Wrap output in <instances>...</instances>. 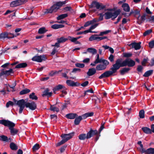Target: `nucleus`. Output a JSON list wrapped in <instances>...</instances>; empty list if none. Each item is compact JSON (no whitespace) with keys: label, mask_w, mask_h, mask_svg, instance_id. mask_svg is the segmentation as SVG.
I'll return each instance as SVG.
<instances>
[{"label":"nucleus","mask_w":154,"mask_h":154,"mask_svg":"<svg viewBox=\"0 0 154 154\" xmlns=\"http://www.w3.org/2000/svg\"><path fill=\"white\" fill-rule=\"evenodd\" d=\"M45 29V27H42L39 29L38 30V33L40 34H42L46 32Z\"/></svg>","instance_id":"37998d69"},{"label":"nucleus","mask_w":154,"mask_h":154,"mask_svg":"<svg viewBox=\"0 0 154 154\" xmlns=\"http://www.w3.org/2000/svg\"><path fill=\"white\" fill-rule=\"evenodd\" d=\"M57 71L54 72L53 71H51L49 73V75L51 76H53L56 73Z\"/></svg>","instance_id":"774afa93"},{"label":"nucleus","mask_w":154,"mask_h":154,"mask_svg":"<svg viewBox=\"0 0 154 154\" xmlns=\"http://www.w3.org/2000/svg\"><path fill=\"white\" fill-rule=\"evenodd\" d=\"M123 57H129L132 56V54L131 53H124L123 54Z\"/></svg>","instance_id":"c03bdc74"},{"label":"nucleus","mask_w":154,"mask_h":154,"mask_svg":"<svg viewBox=\"0 0 154 154\" xmlns=\"http://www.w3.org/2000/svg\"><path fill=\"white\" fill-rule=\"evenodd\" d=\"M0 124L8 127L10 131L11 135L14 136L17 134L18 130L14 128L15 124L13 122L8 120L2 119L0 120Z\"/></svg>","instance_id":"f03ea898"},{"label":"nucleus","mask_w":154,"mask_h":154,"mask_svg":"<svg viewBox=\"0 0 154 154\" xmlns=\"http://www.w3.org/2000/svg\"><path fill=\"white\" fill-rule=\"evenodd\" d=\"M68 14H62L59 16L57 17V20H60L67 17Z\"/></svg>","instance_id":"473e14b6"},{"label":"nucleus","mask_w":154,"mask_h":154,"mask_svg":"<svg viewBox=\"0 0 154 154\" xmlns=\"http://www.w3.org/2000/svg\"><path fill=\"white\" fill-rule=\"evenodd\" d=\"M82 119H83L82 115V116H79L78 117L76 118L74 120L75 124V125H79Z\"/></svg>","instance_id":"aec40b11"},{"label":"nucleus","mask_w":154,"mask_h":154,"mask_svg":"<svg viewBox=\"0 0 154 154\" xmlns=\"http://www.w3.org/2000/svg\"><path fill=\"white\" fill-rule=\"evenodd\" d=\"M89 7L90 8H96L97 9L100 10L105 8L106 6L103 5L101 3H100L94 1L92 2Z\"/></svg>","instance_id":"423d86ee"},{"label":"nucleus","mask_w":154,"mask_h":154,"mask_svg":"<svg viewBox=\"0 0 154 154\" xmlns=\"http://www.w3.org/2000/svg\"><path fill=\"white\" fill-rule=\"evenodd\" d=\"M50 109L52 111H56L58 112L59 111V109L55 106H51L50 107Z\"/></svg>","instance_id":"a19ab883"},{"label":"nucleus","mask_w":154,"mask_h":154,"mask_svg":"<svg viewBox=\"0 0 154 154\" xmlns=\"http://www.w3.org/2000/svg\"><path fill=\"white\" fill-rule=\"evenodd\" d=\"M114 56L112 54L110 55L109 59L111 62H113L114 61Z\"/></svg>","instance_id":"680f3d73"},{"label":"nucleus","mask_w":154,"mask_h":154,"mask_svg":"<svg viewBox=\"0 0 154 154\" xmlns=\"http://www.w3.org/2000/svg\"><path fill=\"white\" fill-rule=\"evenodd\" d=\"M14 100L15 104L18 106L20 107L19 113L21 114L22 113L25 106H26V103L25 100L23 99H21L17 101L15 100L14 99Z\"/></svg>","instance_id":"0eeeda50"},{"label":"nucleus","mask_w":154,"mask_h":154,"mask_svg":"<svg viewBox=\"0 0 154 154\" xmlns=\"http://www.w3.org/2000/svg\"><path fill=\"white\" fill-rule=\"evenodd\" d=\"M89 21H90V23H91V24H93L94 23H95L98 22V20L97 18H95L94 19L92 20Z\"/></svg>","instance_id":"bf43d9fd"},{"label":"nucleus","mask_w":154,"mask_h":154,"mask_svg":"<svg viewBox=\"0 0 154 154\" xmlns=\"http://www.w3.org/2000/svg\"><path fill=\"white\" fill-rule=\"evenodd\" d=\"M68 39L65 38L64 37H62L60 38H58L57 39V42L60 43H63L66 42Z\"/></svg>","instance_id":"2f4dec72"},{"label":"nucleus","mask_w":154,"mask_h":154,"mask_svg":"<svg viewBox=\"0 0 154 154\" xmlns=\"http://www.w3.org/2000/svg\"><path fill=\"white\" fill-rule=\"evenodd\" d=\"M64 88L66 89V87L63 85H59L54 87L53 89L54 92L58 91L61 89Z\"/></svg>","instance_id":"f3484780"},{"label":"nucleus","mask_w":154,"mask_h":154,"mask_svg":"<svg viewBox=\"0 0 154 154\" xmlns=\"http://www.w3.org/2000/svg\"><path fill=\"white\" fill-rule=\"evenodd\" d=\"M98 24L96 23L94 25H92L89 29L90 31H92L91 30H92L95 28L98 25Z\"/></svg>","instance_id":"864d4df0"},{"label":"nucleus","mask_w":154,"mask_h":154,"mask_svg":"<svg viewBox=\"0 0 154 154\" xmlns=\"http://www.w3.org/2000/svg\"><path fill=\"white\" fill-rule=\"evenodd\" d=\"M66 146V145H64L63 146L61 147L60 149V152L61 153L63 152L65 150Z\"/></svg>","instance_id":"0e129e2a"},{"label":"nucleus","mask_w":154,"mask_h":154,"mask_svg":"<svg viewBox=\"0 0 154 154\" xmlns=\"http://www.w3.org/2000/svg\"><path fill=\"white\" fill-rule=\"evenodd\" d=\"M154 154V148H149L146 150V154Z\"/></svg>","instance_id":"c9c22d12"},{"label":"nucleus","mask_w":154,"mask_h":154,"mask_svg":"<svg viewBox=\"0 0 154 154\" xmlns=\"http://www.w3.org/2000/svg\"><path fill=\"white\" fill-rule=\"evenodd\" d=\"M77 116V115L76 113H71L66 115V117L68 119H73L75 118Z\"/></svg>","instance_id":"a211bd4d"},{"label":"nucleus","mask_w":154,"mask_h":154,"mask_svg":"<svg viewBox=\"0 0 154 154\" xmlns=\"http://www.w3.org/2000/svg\"><path fill=\"white\" fill-rule=\"evenodd\" d=\"M93 112H87L82 115L83 119H85L88 117H91L93 116Z\"/></svg>","instance_id":"b1692460"},{"label":"nucleus","mask_w":154,"mask_h":154,"mask_svg":"<svg viewBox=\"0 0 154 154\" xmlns=\"http://www.w3.org/2000/svg\"><path fill=\"white\" fill-rule=\"evenodd\" d=\"M152 30L151 29L146 31L143 34V35L145 36L150 34L152 32Z\"/></svg>","instance_id":"49530a36"},{"label":"nucleus","mask_w":154,"mask_h":154,"mask_svg":"<svg viewBox=\"0 0 154 154\" xmlns=\"http://www.w3.org/2000/svg\"><path fill=\"white\" fill-rule=\"evenodd\" d=\"M149 46V48H152L154 46V40H152L148 44Z\"/></svg>","instance_id":"09e8293b"},{"label":"nucleus","mask_w":154,"mask_h":154,"mask_svg":"<svg viewBox=\"0 0 154 154\" xmlns=\"http://www.w3.org/2000/svg\"><path fill=\"white\" fill-rule=\"evenodd\" d=\"M64 4V2H57L49 9H45L44 13L45 14H48L56 12Z\"/></svg>","instance_id":"7ed1b4c3"},{"label":"nucleus","mask_w":154,"mask_h":154,"mask_svg":"<svg viewBox=\"0 0 154 154\" xmlns=\"http://www.w3.org/2000/svg\"><path fill=\"white\" fill-rule=\"evenodd\" d=\"M122 7L123 8V10L126 12H129L130 11V7L127 3L123 4Z\"/></svg>","instance_id":"6ab92c4d"},{"label":"nucleus","mask_w":154,"mask_h":154,"mask_svg":"<svg viewBox=\"0 0 154 154\" xmlns=\"http://www.w3.org/2000/svg\"><path fill=\"white\" fill-rule=\"evenodd\" d=\"M49 91V89L48 88H46L43 92L42 96H48L49 97L51 96L52 95V93L51 92H48Z\"/></svg>","instance_id":"393cba45"},{"label":"nucleus","mask_w":154,"mask_h":154,"mask_svg":"<svg viewBox=\"0 0 154 154\" xmlns=\"http://www.w3.org/2000/svg\"><path fill=\"white\" fill-rule=\"evenodd\" d=\"M74 133H71L68 134H62L61 137L67 142L73 136Z\"/></svg>","instance_id":"f8f14e48"},{"label":"nucleus","mask_w":154,"mask_h":154,"mask_svg":"<svg viewBox=\"0 0 154 154\" xmlns=\"http://www.w3.org/2000/svg\"><path fill=\"white\" fill-rule=\"evenodd\" d=\"M0 140L3 141H6L8 142V137L4 135H2L0 136Z\"/></svg>","instance_id":"58836bf2"},{"label":"nucleus","mask_w":154,"mask_h":154,"mask_svg":"<svg viewBox=\"0 0 154 154\" xmlns=\"http://www.w3.org/2000/svg\"><path fill=\"white\" fill-rule=\"evenodd\" d=\"M101 63L97 65L96 66V69L97 71L105 69L109 63V62L106 60H103Z\"/></svg>","instance_id":"39448f33"},{"label":"nucleus","mask_w":154,"mask_h":154,"mask_svg":"<svg viewBox=\"0 0 154 154\" xmlns=\"http://www.w3.org/2000/svg\"><path fill=\"white\" fill-rule=\"evenodd\" d=\"M89 21H90V23H91V24H93L94 23H95L98 22V20L97 18H95L94 19L92 20Z\"/></svg>","instance_id":"13d9d810"},{"label":"nucleus","mask_w":154,"mask_h":154,"mask_svg":"<svg viewBox=\"0 0 154 154\" xmlns=\"http://www.w3.org/2000/svg\"><path fill=\"white\" fill-rule=\"evenodd\" d=\"M106 38L107 37L106 36L99 37L97 35H92L89 38V40L90 41H92L94 40H96L97 41H99Z\"/></svg>","instance_id":"6e6552de"},{"label":"nucleus","mask_w":154,"mask_h":154,"mask_svg":"<svg viewBox=\"0 0 154 154\" xmlns=\"http://www.w3.org/2000/svg\"><path fill=\"white\" fill-rule=\"evenodd\" d=\"M153 70H150L146 72L144 74L143 76L145 77H147L150 75L153 72Z\"/></svg>","instance_id":"f704fd0d"},{"label":"nucleus","mask_w":154,"mask_h":154,"mask_svg":"<svg viewBox=\"0 0 154 154\" xmlns=\"http://www.w3.org/2000/svg\"><path fill=\"white\" fill-rule=\"evenodd\" d=\"M10 148L12 150H16L18 149L17 146L14 143L11 142L10 145Z\"/></svg>","instance_id":"c85d7f7f"},{"label":"nucleus","mask_w":154,"mask_h":154,"mask_svg":"<svg viewBox=\"0 0 154 154\" xmlns=\"http://www.w3.org/2000/svg\"><path fill=\"white\" fill-rule=\"evenodd\" d=\"M130 70V69L129 68H124L120 70L119 71L121 74L123 75L125 73L128 72Z\"/></svg>","instance_id":"bb28decb"},{"label":"nucleus","mask_w":154,"mask_h":154,"mask_svg":"<svg viewBox=\"0 0 154 154\" xmlns=\"http://www.w3.org/2000/svg\"><path fill=\"white\" fill-rule=\"evenodd\" d=\"M148 59V58L144 59L141 62V64L143 66H145L146 63L147 62Z\"/></svg>","instance_id":"6e6d98bb"},{"label":"nucleus","mask_w":154,"mask_h":154,"mask_svg":"<svg viewBox=\"0 0 154 154\" xmlns=\"http://www.w3.org/2000/svg\"><path fill=\"white\" fill-rule=\"evenodd\" d=\"M57 50L56 48L55 47H54L51 53V54L52 55H54L57 52Z\"/></svg>","instance_id":"e2e57ef3"},{"label":"nucleus","mask_w":154,"mask_h":154,"mask_svg":"<svg viewBox=\"0 0 154 154\" xmlns=\"http://www.w3.org/2000/svg\"><path fill=\"white\" fill-rule=\"evenodd\" d=\"M68 39L71 41L72 42H75L77 41V38H76L72 37L71 36H69L68 37Z\"/></svg>","instance_id":"603ef678"},{"label":"nucleus","mask_w":154,"mask_h":154,"mask_svg":"<svg viewBox=\"0 0 154 154\" xmlns=\"http://www.w3.org/2000/svg\"><path fill=\"white\" fill-rule=\"evenodd\" d=\"M143 69V67L141 65L138 66L137 68V71L139 72H141Z\"/></svg>","instance_id":"69168bd1"},{"label":"nucleus","mask_w":154,"mask_h":154,"mask_svg":"<svg viewBox=\"0 0 154 154\" xmlns=\"http://www.w3.org/2000/svg\"><path fill=\"white\" fill-rule=\"evenodd\" d=\"M139 116L140 118L141 119H143L145 117L144 111L142 109L140 111Z\"/></svg>","instance_id":"ea45409f"},{"label":"nucleus","mask_w":154,"mask_h":154,"mask_svg":"<svg viewBox=\"0 0 154 154\" xmlns=\"http://www.w3.org/2000/svg\"><path fill=\"white\" fill-rule=\"evenodd\" d=\"M76 67L79 68H83L85 66V64L83 63H77L75 64Z\"/></svg>","instance_id":"8fccbe9b"},{"label":"nucleus","mask_w":154,"mask_h":154,"mask_svg":"<svg viewBox=\"0 0 154 154\" xmlns=\"http://www.w3.org/2000/svg\"><path fill=\"white\" fill-rule=\"evenodd\" d=\"M87 135L85 134H80L79 136L78 137L79 139L81 140H84L87 139Z\"/></svg>","instance_id":"72a5a7b5"},{"label":"nucleus","mask_w":154,"mask_h":154,"mask_svg":"<svg viewBox=\"0 0 154 154\" xmlns=\"http://www.w3.org/2000/svg\"><path fill=\"white\" fill-rule=\"evenodd\" d=\"M96 69L94 68H91L89 69L87 72V75L89 76H91L94 75L96 72Z\"/></svg>","instance_id":"2eb2a0df"},{"label":"nucleus","mask_w":154,"mask_h":154,"mask_svg":"<svg viewBox=\"0 0 154 154\" xmlns=\"http://www.w3.org/2000/svg\"><path fill=\"white\" fill-rule=\"evenodd\" d=\"M88 84V82L86 81L81 84V85L83 87L87 86Z\"/></svg>","instance_id":"338daca9"},{"label":"nucleus","mask_w":154,"mask_h":154,"mask_svg":"<svg viewBox=\"0 0 154 154\" xmlns=\"http://www.w3.org/2000/svg\"><path fill=\"white\" fill-rule=\"evenodd\" d=\"M5 75L8 76L14 73L13 69H10L8 70L4 71Z\"/></svg>","instance_id":"7c9ffc66"},{"label":"nucleus","mask_w":154,"mask_h":154,"mask_svg":"<svg viewBox=\"0 0 154 154\" xmlns=\"http://www.w3.org/2000/svg\"><path fill=\"white\" fill-rule=\"evenodd\" d=\"M14 105V103L11 101H9L6 104V106L7 107H8L10 106H13Z\"/></svg>","instance_id":"5fc2aeb1"},{"label":"nucleus","mask_w":154,"mask_h":154,"mask_svg":"<svg viewBox=\"0 0 154 154\" xmlns=\"http://www.w3.org/2000/svg\"><path fill=\"white\" fill-rule=\"evenodd\" d=\"M145 15H142L140 18L139 17L138 18V21H137L138 23L139 24H141L143 22H144L145 20Z\"/></svg>","instance_id":"c756f323"},{"label":"nucleus","mask_w":154,"mask_h":154,"mask_svg":"<svg viewBox=\"0 0 154 154\" xmlns=\"http://www.w3.org/2000/svg\"><path fill=\"white\" fill-rule=\"evenodd\" d=\"M89 21H90V23H91V24H93L94 23H95L98 22V20L97 18H95L94 19L92 20Z\"/></svg>","instance_id":"4d7b16f0"},{"label":"nucleus","mask_w":154,"mask_h":154,"mask_svg":"<svg viewBox=\"0 0 154 154\" xmlns=\"http://www.w3.org/2000/svg\"><path fill=\"white\" fill-rule=\"evenodd\" d=\"M89 21H90V23H91V24H93L94 23H95L98 22V20L97 18H95L94 19L92 20Z\"/></svg>","instance_id":"052dcab7"},{"label":"nucleus","mask_w":154,"mask_h":154,"mask_svg":"<svg viewBox=\"0 0 154 154\" xmlns=\"http://www.w3.org/2000/svg\"><path fill=\"white\" fill-rule=\"evenodd\" d=\"M29 97L32 100H37L38 97L35 95V93L34 92L32 93L29 95Z\"/></svg>","instance_id":"4c0bfd02"},{"label":"nucleus","mask_w":154,"mask_h":154,"mask_svg":"<svg viewBox=\"0 0 154 154\" xmlns=\"http://www.w3.org/2000/svg\"><path fill=\"white\" fill-rule=\"evenodd\" d=\"M39 148V145L38 144H36L34 145L32 148V150L33 151H35L36 150L38 149Z\"/></svg>","instance_id":"de8ad7c7"},{"label":"nucleus","mask_w":154,"mask_h":154,"mask_svg":"<svg viewBox=\"0 0 154 154\" xmlns=\"http://www.w3.org/2000/svg\"><path fill=\"white\" fill-rule=\"evenodd\" d=\"M66 84L69 86H76L78 85L77 84H78L77 82H75L71 80H67L66 82Z\"/></svg>","instance_id":"dca6fc26"},{"label":"nucleus","mask_w":154,"mask_h":154,"mask_svg":"<svg viewBox=\"0 0 154 154\" xmlns=\"http://www.w3.org/2000/svg\"><path fill=\"white\" fill-rule=\"evenodd\" d=\"M26 107L27 108H29L32 110H34L36 108V105L34 102L31 103L27 102L26 104Z\"/></svg>","instance_id":"4468645a"},{"label":"nucleus","mask_w":154,"mask_h":154,"mask_svg":"<svg viewBox=\"0 0 154 154\" xmlns=\"http://www.w3.org/2000/svg\"><path fill=\"white\" fill-rule=\"evenodd\" d=\"M87 51L93 55L96 54L97 52L96 49L92 48H88L87 49Z\"/></svg>","instance_id":"5701e85b"},{"label":"nucleus","mask_w":154,"mask_h":154,"mask_svg":"<svg viewBox=\"0 0 154 154\" xmlns=\"http://www.w3.org/2000/svg\"><path fill=\"white\" fill-rule=\"evenodd\" d=\"M12 37H13V36H12L11 37H10L8 35V33L7 32H4V33H2L0 34V38H10Z\"/></svg>","instance_id":"cd10ccee"},{"label":"nucleus","mask_w":154,"mask_h":154,"mask_svg":"<svg viewBox=\"0 0 154 154\" xmlns=\"http://www.w3.org/2000/svg\"><path fill=\"white\" fill-rule=\"evenodd\" d=\"M98 134V131L97 130H93L91 129L90 131L87 133V139H88Z\"/></svg>","instance_id":"9b49d317"},{"label":"nucleus","mask_w":154,"mask_h":154,"mask_svg":"<svg viewBox=\"0 0 154 154\" xmlns=\"http://www.w3.org/2000/svg\"><path fill=\"white\" fill-rule=\"evenodd\" d=\"M135 62L130 59H127L122 61L121 58L118 59L115 62V63L113 64L110 70L105 71L99 77L100 79L108 77L112 75L116 72L120 67L128 66L129 67H133L135 65Z\"/></svg>","instance_id":"f257e3e1"},{"label":"nucleus","mask_w":154,"mask_h":154,"mask_svg":"<svg viewBox=\"0 0 154 154\" xmlns=\"http://www.w3.org/2000/svg\"><path fill=\"white\" fill-rule=\"evenodd\" d=\"M120 12L119 10H116L113 12L111 11L107 12L104 14L105 18L106 19H108L111 18L115 19L117 17Z\"/></svg>","instance_id":"20e7f679"},{"label":"nucleus","mask_w":154,"mask_h":154,"mask_svg":"<svg viewBox=\"0 0 154 154\" xmlns=\"http://www.w3.org/2000/svg\"><path fill=\"white\" fill-rule=\"evenodd\" d=\"M46 59L45 56L43 55L35 56L32 57V60L33 61H36L38 62H41L43 60H45Z\"/></svg>","instance_id":"9d476101"},{"label":"nucleus","mask_w":154,"mask_h":154,"mask_svg":"<svg viewBox=\"0 0 154 154\" xmlns=\"http://www.w3.org/2000/svg\"><path fill=\"white\" fill-rule=\"evenodd\" d=\"M64 27V26L63 25L55 24L52 25L51 26V28L54 29H57Z\"/></svg>","instance_id":"a878e982"},{"label":"nucleus","mask_w":154,"mask_h":154,"mask_svg":"<svg viewBox=\"0 0 154 154\" xmlns=\"http://www.w3.org/2000/svg\"><path fill=\"white\" fill-rule=\"evenodd\" d=\"M103 59H100L99 57V54H97L96 55V58L95 60V61L98 63H101L102 62L103 60Z\"/></svg>","instance_id":"a18cd8bd"},{"label":"nucleus","mask_w":154,"mask_h":154,"mask_svg":"<svg viewBox=\"0 0 154 154\" xmlns=\"http://www.w3.org/2000/svg\"><path fill=\"white\" fill-rule=\"evenodd\" d=\"M142 130L144 133L146 134H150L152 133L151 129L147 127L142 128Z\"/></svg>","instance_id":"412c9836"},{"label":"nucleus","mask_w":154,"mask_h":154,"mask_svg":"<svg viewBox=\"0 0 154 154\" xmlns=\"http://www.w3.org/2000/svg\"><path fill=\"white\" fill-rule=\"evenodd\" d=\"M69 70L67 69L65 72L62 73V77L64 78H66V79H69V77L67 75V74L69 72Z\"/></svg>","instance_id":"79ce46f5"},{"label":"nucleus","mask_w":154,"mask_h":154,"mask_svg":"<svg viewBox=\"0 0 154 154\" xmlns=\"http://www.w3.org/2000/svg\"><path fill=\"white\" fill-rule=\"evenodd\" d=\"M141 42L138 43L133 42L128 45L132 48H134L136 50H138L141 48Z\"/></svg>","instance_id":"ddd939ff"},{"label":"nucleus","mask_w":154,"mask_h":154,"mask_svg":"<svg viewBox=\"0 0 154 154\" xmlns=\"http://www.w3.org/2000/svg\"><path fill=\"white\" fill-rule=\"evenodd\" d=\"M66 142V141L65 140V139H63V140L60 141V142H58L56 146H59L64 143H65Z\"/></svg>","instance_id":"3c124183"},{"label":"nucleus","mask_w":154,"mask_h":154,"mask_svg":"<svg viewBox=\"0 0 154 154\" xmlns=\"http://www.w3.org/2000/svg\"><path fill=\"white\" fill-rule=\"evenodd\" d=\"M27 64L26 63H19L15 66V68H23L26 67Z\"/></svg>","instance_id":"4be33fe9"},{"label":"nucleus","mask_w":154,"mask_h":154,"mask_svg":"<svg viewBox=\"0 0 154 154\" xmlns=\"http://www.w3.org/2000/svg\"><path fill=\"white\" fill-rule=\"evenodd\" d=\"M30 91L29 89H25L21 91L20 92V95H23L28 93Z\"/></svg>","instance_id":"e433bc0d"},{"label":"nucleus","mask_w":154,"mask_h":154,"mask_svg":"<svg viewBox=\"0 0 154 154\" xmlns=\"http://www.w3.org/2000/svg\"><path fill=\"white\" fill-rule=\"evenodd\" d=\"M26 0H16L11 2L10 4L11 7H13L23 4Z\"/></svg>","instance_id":"1a4fd4ad"}]
</instances>
